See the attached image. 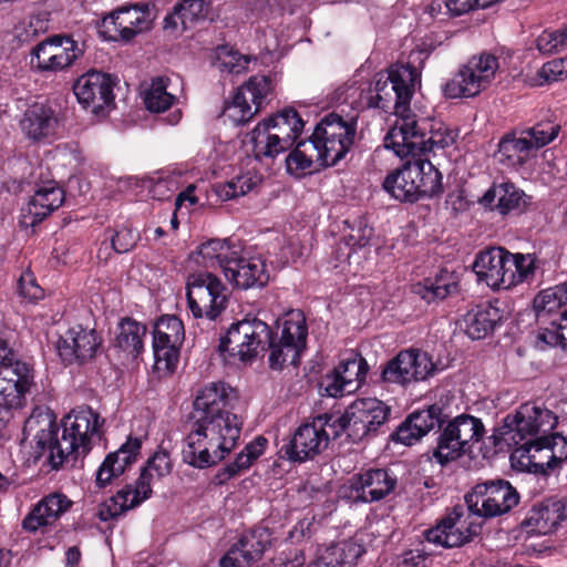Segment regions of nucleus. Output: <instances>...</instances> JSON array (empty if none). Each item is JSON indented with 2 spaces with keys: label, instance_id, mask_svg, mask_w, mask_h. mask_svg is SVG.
Returning <instances> with one entry per match:
<instances>
[{
  "label": "nucleus",
  "instance_id": "obj_58",
  "mask_svg": "<svg viewBox=\"0 0 567 567\" xmlns=\"http://www.w3.org/2000/svg\"><path fill=\"white\" fill-rule=\"evenodd\" d=\"M140 240V233L135 229L123 227L111 238V246L117 254L131 251Z\"/></svg>",
  "mask_w": 567,
  "mask_h": 567
},
{
  "label": "nucleus",
  "instance_id": "obj_48",
  "mask_svg": "<svg viewBox=\"0 0 567 567\" xmlns=\"http://www.w3.org/2000/svg\"><path fill=\"white\" fill-rule=\"evenodd\" d=\"M269 544L268 536L261 530H251L244 534L239 540L234 544V548L240 551L248 565L258 560Z\"/></svg>",
  "mask_w": 567,
  "mask_h": 567
},
{
  "label": "nucleus",
  "instance_id": "obj_18",
  "mask_svg": "<svg viewBox=\"0 0 567 567\" xmlns=\"http://www.w3.org/2000/svg\"><path fill=\"white\" fill-rule=\"evenodd\" d=\"M557 424V417L547 409L525 403L519 406L515 415H507L504 420L503 434L518 444L527 436L551 431Z\"/></svg>",
  "mask_w": 567,
  "mask_h": 567
},
{
  "label": "nucleus",
  "instance_id": "obj_43",
  "mask_svg": "<svg viewBox=\"0 0 567 567\" xmlns=\"http://www.w3.org/2000/svg\"><path fill=\"white\" fill-rule=\"evenodd\" d=\"M146 334V327L140 322L126 318L118 326L116 346L131 354H138L143 350V338Z\"/></svg>",
  "mask_w": 567,
  "mask_h": 567
},
{
  "label": "nucleus",
  "instance_id": "obj_64",
  "mask_svg": "<svg viewBox=\"0 0 567 567\" xmlns=\"http://www.w3.org/2000/svg\"><path fill=\"white\" fill-rule=\"evenodd\" d=\"M322 386L329 396L338 398L344 393H350V386L344 384L339 373L334 370L332 373L327 374L322 380Z\"/></svg>",
  "mask_w": 567,
  "mask_h": 567
},
{
  "label": "nucleus",
  "instance_id": "obj_16",
  "mask_svg": "<svg viewBox=\"0 0 567 567\" xmlns=\"http://www.w3.org/2000/svg\"><path fill=\"white\" fill-rule=\"evenodd\" d=\"M473 516L467 507L455 506L436 526L426 529L424 537L429 543L446 548L462 546L481 530V524Z\"/></svg>",
  "mask_w": 567,
  "mask_h": 567
},
{
  "label": "nucleus",
  "instance_id": "obj_27",
  "mask_svg": "<svg viewBox=\"0 0 567 567\" xmlns=\"http://www.w3.org/2000/svg\"><path fill=\"white\" fill-rule=\"evenodd\" d=\"M103 27L112 40L130 41L150 28L148 12L138 6L123 7L105 18Z\"/></svg>",
  "mask_w": 567,
  "mask_h": 567
},
{
  "label": "nucleus",
  "instance_id": "obj_13",
  "mask_svg": "<svg viewBox=\"0 0 567 567\" xmlns=\"http://www.w3.org/2000/svg\"><path fill=\"white\" fill-rule=\"evenodd\" d=\"M188 308L195 318L216 319L227 306L226 288L209 271L188 275L186 284Z\"/></svg>",
  "mask_w": 567,
  "mask_h": 567
},
{
  "label": "nucleus",
  "instance_id": "obj_41",
  "mask_svg": "<svg viewBox=\"0 0 567 567\" xmlns=\"http://www.w3.org/2000/svg\"><path fill=\"white\" fill-rule=\"evenodd\" d=\"M268 444L267 439L257 436L249 442L245 449L237 454L234 462L227 464L217 475L220 483L239 475L241 472L248 470L252 463L264 454Z\"/></svg>",
  "mask_w": 567,
  "mask_h": 567
},
{
  "label": "nucleus",
  "instance_id": "obj_40",
  "mask_svg": "<svg viewBox=\"0 0 567 567\" xmlns=\"http://www.w3.org/2000/svg\"><path fill=\"white\" fill-rule=\"evenodd\" d=\"M473 71L463 64L443 86V93L449 99L473 97L487 86L481 82Z\"/></svg>",
  "mask_w": 567,
  "mask_h": 567
},
{
  "label": "nucleus",
  "instance_id": "obj_59",
  "mask_svg": "<svg viewBox=\"0 0 567 567\" xmlns=\"http://www.w3.org/2000/svg\"><path fill=\"white\" fill-rule=\"evenodd\" d=\"M48 21L41 16H31L16 27V34L22 41H29L38 34L45 32Z\"/></svg>",
  "mask_w": 567,
  "mask_h": 567
},
{
  "label": "nucleus",
  "instance_id": "obj_45",
  "mask_svg": "<svg viewBox=\"0 0 567 567\" xmlns=\"http://www.w3.org/2000/svg\"><path fill=\"white\" fill-rule=\"evenodd\" d=\"M456 288L449 272L441 274L434 279H425L415 287V292L426 302H435L446 298Z\"/></svg>",
  "mask_w": 567,
  "mask_h": 567
},
{
  "label": "nucleus",
  "instance_id": "obj_25",
  "mask_svg": "<svg viewBox=\"0 0 567 567\" xmlns=\"http://www.w3.org/2000/svg\"><path fill=\"white\" fill-rule=\"evenodd\" d=\"M226 279L239 289L260 288L268 284L269 274L266 264L260 258H244L236 255L223 264Z\"/></svg>",
  "mask_w": 567,
  "mask_h": 567
},
{
  "label": "nucleus",
  "instance_id": "obj_36",
  "mask_svg": "<svg viewBox=\"0 0 567 567\" xmlns=\"http://www.w3.org/2000/svg\"><path fill=\"white\" fill-rule=\"evenodd\" d=\"M208 6L204 0H182L174 7V11L164 19L165 29L182 31L192 29L206 19Z\"/></svg>",
  "mask_w": 567,
  "mask_h": 567
},
{
  "label": "nucleus",
  "instance_id": "obj_23",
  "mask_svg": "<svg viewBox=\"0 0 567 567\" xmlns=\"http://www.w3.org/2000/svg\"><path fill=\"white\" fill-rule=\"evenodd\" d=\"M114 80L105 73L92 71L81 75L73 85L79 103L99 114L114 101Z\"/></svg>",
  "mask_w": 567,
  "mask_h": 567
},
{
  "label": "nucleus",
  "instance_id": "obj_63",
  "mask_svg": "<svg viewBox=\"0 0 567 567\" xmlns=\"http://www.w3.org/2000/svg\"><path fill=\"white\" fill-rule=\"evenodd\" d=\"M563 330L564 327L556 320H553L549 328H545L542 332H539L538 340L547 346L561 347L565 349L566 343Z\"/></svg>",
  "mask_w": 567,
  "mask_h": 567
},
{
  "label": "nucleus",
  "instance_id": "obj_53",
  "mask_svg": "<svg viewBox=\"0 0 567 567\" xmlns=\"http://www.w3.org/2000/svg\"><path fill=\"white\" fill-rule=\"evenodd\" d=\"M409 419L415 433L423 437L434 427L442 426V409L439 405H431L426 410L413 412Z\"/></svg>",
  "mask_w": 567,
  "mask_h": 567
},
{
  "label": "nucleus",
  "instance_id": "obj_32",
  "mask_svg": "<svg viewBox=\"0 0 567 567\" xmlns=\"http://www.w3.org/2000/svg\"><path fill=\"white\" fill-rule=\"evenodd\" d=\"M344 224L349 231L344 235L343 241L338 245L336 258L340 264L347 262L351 267L353 262L360 264L361 256L359 251L362 252V256L365 255V247L371 239L372 228L368 226L367 220L362 217H358L353 221L346 220Z\"/></svg>",
  "mask_w": 567,
  "mask_h": 567
},
{
  "label": "nucleus",
  "instance_id": "obj_1",
  "mask_svg": "<svg viewBox=\"0 0 567 567\" xmlns=\"http://www.w3.org/2000/svg\"><path fill=\"white\" fill-rule=\"evenodd\" d=\"M234 390L212 382L195 396L190 415L193 429L184 441L183 461L195 468L216 465L236 446L241 417L230 411Z\"/></svg>",
  "mask_w": 567,
  "mask_h": 567
},
{
  "label": "nucleus",
  "instance_id": "obj_7",
  "mask_svg": "<svg viewBox=\"0 0 567 567\" xmlns=\"http://www.w3.org/2000/svg\"><path fill=\"white\" fill-rule=\"evenodd\" d=\"M169 453L159 449L146 462L135 484H128L107 499L100 509L101 520L115 518L138 506L152 495L154 478H162L172 472Z\"/></svg>",
  "mask_w": 567,
  "mask_h": 567
},
{
  "label": "nucleus",
  "instance_id": "obj_17",
  "mask_svg": "<svg viewBox=\"0 0 567 567\" xmlns=\"http://www.w3.org/2000/svg\"><path fill=\"white\" fill-rule=\"evenodd\" d=\"M184 338L183 322L176 316L166 315L155 322L153 352L157 371L171 373L175 370Z\"/></svg>",
  "mask_w": 567,
  "mask_h": 567
},
{
  "label": "nucleus",
  "instance_id": "obj_37",
  "mask_svg": "<svg viewBox=\"0 0 567 567\" xmlns=\"http://www.w3.org/2000/svg\"><path fill=\"white\" fill-rule=\"evenodd\" d=\"M534 156V151L522 134L503 137L496 153L501 164L516 169L526 165Z\"/></svg>",
  "mask_w": 567,
  "mask_h": 567
},
{
  "label": "nucleus",
  "instance_id": "obj_11",
  "mask_svg": "<svg viewBox=\"0 0 567 567\" xmlns=\"http://www.w3.org/2000/svg\"><path fill=\"white\" fill-rule=\"evenodd\" d=\"M483 434L484 425L481 419L470 414L457 415L442 429L433 456L442 465L457 460L472 444L477 443Z\"/></svg>",
  "mask_w": 567,
  "mask_h": 567
},
{
  "label": "nucleus",
  "instance_id": "obj_47",
  "mask_svg": "<svg viewBox=\"0 0 567 567\" xmlns=\"http://www.w3.org/2000/svg\"><path fill=\"white\" fill-rule=\"evenodd\" d=\"M306 144H312V140L309 137L307 141L299 142L286 158V167L291 175H305L307 171L311 169L312 164L317 162V150L308 148Z\"/></svg>",
  "mask_w": 567,
  "mask_h": 567
},
{
  "label": "nucleus",
  "instance_id": "obj_20",
  "mask_svg": "<svg viewBox=\"0 0 567 567\" xmlns=\"http://www.w3.org/2000/svg\"><path fill=\"white\" fill-rule=\"evenodd\" d=\"M435 370L432 359L426 352L417 349L401 351L389 361L381 373V379L388 383L405 384L422 381Z\"/></svg>",
  "mask_w": 567,
  "mask_h": 567
},
{
  "label": "nucleus",
  "instance_id": "obj_44",
  "mask_svg": "<svg viewBox=\"0 0 567 567\" xmlns=\"http://www.w3.org/2000/svg\"><path fill=\"white\" fill-rule=\"evenodd\" d=\"M259 182L258 177L250 172L240 174L224 183H217L213 186L214 193L221 200H230L254 189Z\"/></svg>",
  "mask_w": 567,
  "mask_h": 567
},
{
  "label": "nucleus",
  "instance_id": "obj_52",
  "mask_svg": "<svg viewBox=\"0 0 567 567\" xmlns=\"http://www.w3.org/2000/svg\"><path fill=\"white\" fill-rule=\"evenodd\" d=\"M465 65L470 71H473L476 76H480L478 79L485 86L491 84L499 68L497 58L486 52L473 55Z\"/></svg>",
  "mask_w": 567,
  "mask_h": 567
},
{
  "label": "nucleus",
  "instance_id": "obj_55",
  "mask_svg": "<svg viewBox=\"0 0 567 567\" xmlns=\"http://www.w3.org/2000/svg\"><path fill=\"white\" fill-rule=\"evenodd\" d=\"M538 516L544 522L540 529L544 533L551 532L566 518L565 501L555 498L547 499L544 507L539 511Z\"/></svg>",
  "mask_w": 567,
  "mask_h": 567
},
{
  "label": "nucleus",
  "instance_id": "obj_61",
  "mask_svg": "<svg viewBox=\"0 0 567 567\" xmlns=\"http://www.w3.org/2000/svg\"><path fill=\"white\" fill-rule=\"evenodd\" d=\"M18 290L20 297L34 302L44 296L43 289L37 284L35 278L31 272H24L19 279Z\"/></svg>",
  "mask_w": 567,
  "mask_h": 567
},
{
  "label": "nucleus",
  "instance_id": "obj_29",
  "mask_svg": "<svg viewBox=\"0 0 567 567\" xmlns=\"http://www.w3.org/2000/svg\"><path fill=\"white\" fill-rule=\"evenodd\" d=\"M141 449V439L130 436L117 451L109 453L96 471V485L99 487H105L111 484L114 478L121 476L126 468L136 461Z\"/></svg>",
  "mask_w": 567,
  "mask_h": 567
},
{
  "label": "nucleus",
  "instance_id": "obj_51",
  "mask_svg": "<svg viewBox=\"0 0 567 567\" xmlns=\"http://www.w3.org/2000/svg\"><path fill=\"white\" fill-rule=\"evenodd\" d=\"M55 56H53L52 60L54 61L53 72L64 70L72 65L83 53L78 42L70 37L55 35Z\"/></svg>",
  "mask_w": 567,
  "mask_h": 567
},
{
  "label": "nucleus",
  "instance_id": "obj_2",
  "mask_svg": "<svg viewBox=\"0 0 567 567\" xmlns=\"http://www.w3.org/2000/svg\"><path fill=\"white\" fill-rule=\"evenodd\" d=\"M420 73L412 64H394L385 73L375 75L374 86L364 90L350 85L346 89L344 102L355 109H381L393 111L396 115L394 125L384 137V146L395 155L409 152L408 134L414 126V114L410 111V102L419 82Z\"/></svg>",
  "mask_w": 567,
  "mask_h": 567
},
{
  "label": "nucleus",
  "instance_id": "obj_33",
  "mask_svg": "<svg viewBox=\"0 0 567 567\" xmlns=\"http://www.w3.org/2000/svg\"><path fill=\"white\" fill-rule=\"evenodd\" d=\"M59 125L54 110L45 104L35 103L23 114L21 131L32 141H41L55 134Z\"/></svg>",
  "mask_w": 567,
  "mask_h": 567
},
{
  "label": "nucleus",
  "instance_id": "obj_24",
  "mask_svg": "<svg viewBox=\"0 0 567 567\" xmlns=\"http://www.w3.org/2000/svg\"><path fill=\"white\" fill-rule=\"evenodd\" d=\"M102 339L94 329L81 324L70 328L58 344V351L63 361H87L94 358Z\"/></svg>",
  "mask_w": 567,
  "mask_h": 567
},
{
  "label": "nucleus",
  "instance_id": "obj_50",
  "mask_svg": "<svg viewBox=\"0 0 567 567\" xmlns=\"http://www.w3.org/2000/svg\"><path fill=\"white\" fill-rule=\"evenodd\" d=\"M174 100L175 96L167 92V80L164 78H157L152 81L144 99L147 110L156 113L168 110Z\"/></svg>",
  "mask_w": 567,
  "mask_h": 567
},
{
  "label": "nucleus",
  "instance_id": "obj_35",
  "mask_svg": "<svg viewBox=\"0 0 567 567\" xmlns=\"http://www.w3.org/2000/svg\"><path fill=\"white\" fill-rule=\"evenodd\" d=\"M566 445L567 439L558 433L534 440V473L546 474L548 470L563 463L567 458Z\"/></svg>",
  "mask_w": 567,
  "mask_h": 567
},
{
  "label": "nucleus",
  "instance_id": "obj_8",
  "mask_svg": "<svg viewBox=\"0 0 567 567\" xmlns=\"http://www.w3.org/2000/svg\"><path fill=\"white\" fill-rule=\"evenodd\" d=\"M357 133V115L344 118L338 113L326 115L315 127L309 148L317 150V162L320 166L337 165L350 151Z\"/></svg>",
  "mask_w": 567,
  "mask_h": 567
},
{
  "label": "nucleus",
  "instance_id": "obj_4",
  "mask_svg": "<svg viewBox=\"0 0 567 567\" xmlns=\"http://www.w3.org/2000/svg\"><path fill=\"white\" fill-rule=\"evenodd\" d=\"M480 282L499 290L509 289L534 276L535 259L532 255L512 254L502 247L481 251L473 264Z\"/></svg>",
  "mask_w": 567,
  "mask_h": 567
},
{
  "label": "nucleus",
  "instance_id": "obj_19",
  "mask_svg": "<svg viewBox=\"0 0 567 567\" xmlns=\"http://www.w3.org/2000/svg\"><path fill=\"white\" fill-rule=\"evenodd\" d=\"M329 417L334 415L319 416L312 423L300 425L286 445V455L291 461L305 462L318 455L332 436V429L327 424Z\"/></svg>",
  "mask_w": 567,
  "mask_h": 567
},
{
  "label": "nucleus",
  "instance_id": "obj_60",
  "mask_svg": "<svg viewBox=\"0 0 567 567\" xmlns=\"http://www.w3.org/2000/svg\"><path fill=\"white\" fill-rule=\"evenodd\" d=\"M567 40V30L544 31L536 41L537 49L544 54H550L565 45Z\"/></svg>",
  "mask_w": 567,
  "mask_h": 567
},
{
  "label": "nucleus",
  "instance_id": "obj_10",
  "mask_svg": "<svg viewBox=\"0 0 567 567\" xmlns=\"http://www.w3.org/2000/svg\"><path fill=\"white\" fill-rule=\"evenodd\" d=\"M270 328L260 319H244L233 323L220 339L219 352L229 363H248L269 346Z\"/></svg>",
  "mask_w": 567,
  "mask_h": 567
},
{
  "label": "nucleus",
  "instance_id": "obj_6",
  "mask_svg": "<svg viewBox=\"0 0 567 567\" xmlns=\"http://www.w3.org/2000/svg\"><path fill=\"white\" fill-rule=\"evenodd\" d=\"M303 125L293 109H285L258 123L249 134L255 157L258 161L275 158L287 152L295 145Z\"/></svg>",
  "mask_w": 567,
  "mask_h": 567
},
{
  "label": "nucleus",
  "instance_id": "obj_56",
  "mask_svg": "<svg viewBox=\"0 0 567 567\" xmlns=\"http://www.w3.org/2000/svg\"><path fill=\"white\" fill-rule=\"evenodd\" d=\"M55 35L47 38L37 44L31 52V64L41 72H53L55 56Z\"/></svg>",
  "mask_w": 567,
  "mask_h": 567
},
{
  "label": "nucleus",
  "instance_id": "obj_34",
  "mask_svg": "<svg viewBox=\"0 0 567 567\" xmlns=\"http://www.w3.org/2000/svg\"><path fill=\"white\" fill-rule=\"evenodd\" d=\"M364 548L353 540H342L319 548L307 567H353L364 554Z\"/></svg>",
  "mask_w": 567,
  "mask_h": 567
},
{
  "label": "nucleus",
  "instance_id": "obj_14",
  "mask_svg": "<svg viewBox=\"0 0 567 567\" xmlns=\"http://www.w3.org/2000/svg\"><path fill=\"white\" fill-rule=\"evenodd\" d=\"M280 336L269 341V365L280 370L286 364L297 365L302 351L306 349L308 327L306 318L300 311L286 315L279 326Z\"/></svg>",
  "mask_w": 567,
  "mask_h": 567
},
{
  "label": "nucleus",
  "instance_id": "obj_54",
  "mask_svg": "<svg viewBox=\"0 0 567 567\" xmlns=\"http://www.w3.org/2000/svg\"><path fill=\"white\" fill-rule=\"evenodd\" d=\"M216 55L219 70L233 74H239L245 71L250 61L249 56L243 55L227 45L218 47Z\"/></svg>",
  "mask_w": 567,
  "mask_h": 567
},
{
  "label": "nucleus",
  "instance_id": "obj_3",
  "mask_svg": "<svg viewBox=\"0 0 567 567\" xmlns=\"http://www.w3.org/2000/svg\"><path fill=\"white\" fill-rule=\"evenodd\" d=\"M103 424L104 420L91 406H76L63 417L61 436L51 423L37 433V447L43 454L48 453L49 463L58 470L70 460L86 455L92 444L101 439Z\"/></svg>",
  "mask_w": 567,
  "mask_h": 567
},
{
  "label": "nucleus",
  "instance_id": "obj_9",
  "mask_svg": "<svg viewBox=\"0 0 567 567\" xmlns=\"http://www.w3.org/2000/svg\"><path fill=\"white\" fill-rule=\"evenodd\" d=\"M390 415L391 409L383 401L377 398H362L353 401L343 415L329 417L327 424L333 430V439L347 432L353 442H358L384 432Z\"/></svg>",
  "mask_w": 567,
  "mask_h": 567
},
{
  "label": "nucleus",
  "instance_id": "obj_26",
  "mask_svg": "<svg viewBox=\"0 0 567 567\" xmlns=\"http://www.w3.org/2000/svg\"><path fill=\"white\" fill-rule=\"evenodd\" d=\"M72 506L64 494L52 493L42 497L22 519L21 526L28 533L54 525Z\"/></svg>",
  "mask_w": 567,
  "mask_h": 567
},
{
  "label": "nucleus",
  "instance_id": "obj_31",
  "mask_svg": "<svg viewBox=\"0 0 567 567\" xmlns=\"http://www.w3.org/2000/svg\"><path fill=\"white\" fill-rule=\"evenodd\" d=\"M530 196L511 182L493 184L481 197L480 204L494 208L502 215L520 213L530 204Z\"/></svg>",
  "mask_w": 567,
  "mask_h": 567
},
{
  "label": "nucleus",
  "instance_id": "obj_42",
  "mask_svg": "<svg viewBox=\"0 0 567 567\" xmlns=\"http://www.w3.org/2000/svg\"><path fill=\"white\" fill-rule=\"evenodd\" d=\"M236 255L226 240L212 239L202 244L193 256L196 264L205 268L219 267L223 270V264H226Z\"/></svg>",
  "mask_w": 567,
  "mask_h": 567
},
{
  "label": "nucleus",
  "instance_id": "obj_62",
  "mask_svg": "<svg viewBox=\"0 0 567 567\" xmlns=\"http://www.w3.org/2000/svg\"><path fill=\"white\" fill-rule=\"evenodd\" d=\"M565 69V60L563 58L548 61L538 72V76L542 79V81H539L537 84L543 85L563 80Z\"/></svg>",
  "mask_w": 567,
  "mask_h": 567
},
{
  "label": "nucleus",
  "instance_id": "obj_15",
  "mask_svg": "<svg viewBox=\"0 0 567 567\" xmlns=\"http://www.w3.org/2000/svg\"><path fill=\"white\" fill-rule=\"evenodd\" d=\"M272 93L274 83L270 76L254 75L238 87L231 102L226 104L224 115L235 125H243L269 102Z\"/></svg>",
  "mask_w": 567,
  "mask_h": 567
},
{
  "label": "nucleus",
  "instance_id": "obj_22",
  "mask_svg": "<svg viewBox=\"0 0 567 567\" xmlns=\"http://www.w3.org/2000/svg\"><path fill=\"white\" fill-rule=\"evenodd\" d=\"M396 484V476L389 470L370 468L349 480V498L361 503L379 502L391 494Z\"/></svg>",
  "mask_w": 567,
  "mask_h": 567
},
{
  "label": "nucleus",
  "instance_id": "obj_39",
  "mask_svg": "<svg viewBox=\"0 0 567 567\" xmlns=\"http://www.w3.org/2000/svg\"><path fill=\"white\" fill-rule=\"evenodd\" d=\"M499 320L497 308L489 305L477 306L464 317L465 332L473 340L483 339L494 330Z\"/></svg>",
  "mask_w": 567,
  "mask_h": 567
},
{
  "label": "nucleus",
  "instance_id": "obj_28",
  "mask_svg": "<svg viewBox=\"0 0 567 567\" xmlns=\"http://www.w3.org/2000/svg\"><path fill=\"white\" fill-rule=\"evenodd\" d=\"M64 202V192L50 181L39 186L22 208V221L27 226H35L58 209Z\"/></svg>",
  "mask_w": 567,
  "mask_h": 567
},
{
  "label": "nucleus",
  "instance_id": "obj_49",
  "mask_svg": "<svg viewBox=\"0 0 567 567\" xmlns=\"http://www.w3.org/2000/svg\"><path fill=\"white\" fill-rule=\"evenodd\" d=\"M559 131V124L553 121H542L520 133L536 154L539 148L553 142L558 136Z\"/></svg>",
  "mask_w": 567,
  "mask_h": 567
},
{
  "label": "nucleus",
  "instance_id": "obj_38",
  "mask_svg": "<svg viewBox=\"0 0 567 567\" xmlns=\"http://www.w3.org/2000/svg\"><path fill=\"white\" fill-rule=\"evenodd\" d=\"M537 319L557 313L560 320H567V286L561 284L540 291L533 300Z\"/></svg>",
  "mask_w": 567,
  "mask_h": 567
},
{
  "label": "nucleus",
  "instance_id": "obj_57",
  "mask_svg": "<svg viewBox=\"0 0 567 567\" xmlns=\"http://www.w3.org/2000/svg\"><path fill=\"white\" fill-rule=\"evenodd\" d=\"M534 440L527 441L520 446L516 447L511 456V465L514 470L519 472L534 473Z\"/></svg>",
  "mask_w": 567,
  "mask_h": 567
},
{
  "label": "nucleus",
  "instance_id": "obj_30",
  "mask_svg": "<svg viewBox=\"0 0 567 567\" xmlns=\"http://www.w3.org/2000/svg\"><path fill=\"white\" fill-rule=\"evenodd\" d=\"M414 127L411 128V133L408 134L406 146L409 152L404 155H398L401 158L405 157H422L426 152L434 150H442L449 147L455 142L456 134L453 130L446 127L442 123L434 127L430 132V136L426 138L425 133L420 127L419 122L414 117Z\"/></svg>",
  "mask_w": 567,
  "mask_h": 567
},
{
  "label": "nucleus",
  "instance_id": "obj_12",
  "mask_svg": "<svg viewBox=\"0 0 567 567\" xmlns=\"http://www.w3.org/2000/svg\"><path fill=\"white\" fill-rule=\"evenodd\" d=\"M519 502L517 491L504 480H491L476 484L465 495L470 514L476 518H491L512 511Z\"/></svg>",
  "mask_w": 567,
  "mask_h": 567
},
{
  "label": "nucleus",
  "instance_id": "obj_21",
  "mask_svg": "<svg viewBox=\"0 0 567 567\" xmlns=\"http://www.w3.org/2000/svg\"><path fill=\"white\" fill-rule=\"evenodd\" d=\"M34 385V371L29 363L13 368L0 367V411L18 410L25 404V394Z\"/></svg>",
  "mask_w": 567,
  "mask_h": 567
},
{
  "label": "nucleus",
  "instance_id": "obj_46",
  "mask_svg": "<svg viewBox=\"0 0 567 567\" xmlns=\"http://www.w3.org/2000/svg\"><path fill=\"white\" fill-rule=\"evenodd\" d=\"M336 371L341 377V380L344 381V384L350 386L351 393L364 382L369 365L362 357L352 355L351 358L342 360L336 368Z\"/></svg>",
  "mask_w": 567,
  "mask_h": 567
},
{
  "label": "nucleus",
  "instance_id": "obj_5",
  "mask_svg": "<svg viewBox=\"0 0 567 567\" xmlns=\"http://www.w3.org/2000/svg\"><path fill=\"white\" fill-rule=\"evenodd\" d=\"M383 188L396 200L415 203L443 192L442 174L430 159L415 156L390 173Z\"/></svg>",
  "mask_w": 567,
  "mask_h": 567
}]
</instances>
